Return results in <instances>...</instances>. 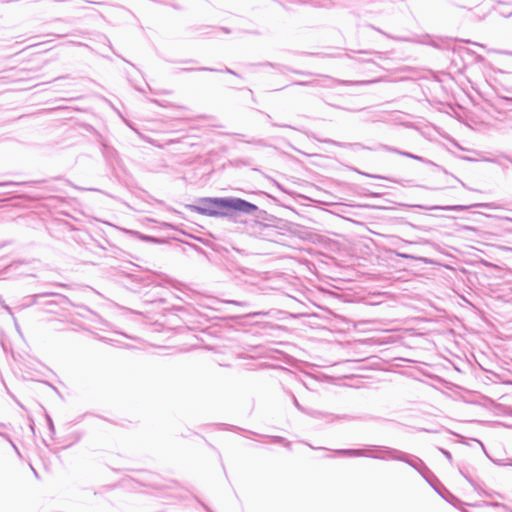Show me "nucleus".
<instances>
[{
  "instance_id": "obj_30",
  "label": "nucleus",
  "mask_w": 512,
  "mask_h": 512,
  "mask_svg": "<svg viewBox=\"0 0 512 512\" xmlns=\"http://www.w3.org/2000/svg\"><path fill=\"white\" fill-rule=\"evenodd\" d=\"M492 506H494V507H500V506H501V507L506 508V505H504V504H502V503H499V502H494V503H492Z\"/></svg>"
},
{
  "instance_id": "obj_21",
  "label": "nucleus",
  "mask_w": 512,
  "mask_h": 512,
  "mask_svg": "<svg viewBox=\"0 0 512 512\" xmlns=\"http://www.w3.org/2000/svg\"><path fill=\"white\" fill-rule=\"evenodd\" d=\"M293 404L294 406L301 412L306 414L307 408L303 407L297 400V398L293 395Z\"/></svg>"
},
{
  "instance_id": "obj_1",
  "label": "nucleus",
  "mask_w": 512,
  "mask_h": 512,
  "mask_svg": "<svg viewBox=\"0 0 512 512\" xmlns=\"http://www.w3.org/2000/svg\"><path fill=\"white\" fill-rule=\"evenodd\" d=\"M192 209L205 216L229 218L241 214L258 217L257 213L263 212L257 205L238 197L200 198Z\"/></svg>"
},
{
  "instance_id": "obj_19",
  "label": "nucleus",
  "mask_w": 512,
  "mask_h": 512,
  "mask_svg": "<svg viewBox=\"0 0 512 512\" xmlns=\"http://www.w3.org/2000/svg\"><path fill=\"white\" fill-rule=\"evenodd\" d=\"M22 184H26V182L5 181V182H0V187H11V186H18V185H22Z\"/></svg>"
},
{
  "instance_id": "obj_16",
  "label": "nucleus",
  "mask_w": 512,
  "mask_h": 512,
  "mask_svg": "<svg viewBox=\"0 0 512 512\" xmlns=\"http://www.w3.org/2000/svg\"><path fill=\"white\" fill-rule=\"evenodd\" d=\"M467 52L474 57L475 62L483 63L485 61V58L482 55L477 54L475 51L467 49Z\"/></svg>"
},
{
  "instance_id": "obj_42",
  "label": "nucleus",
  "mask_w": 512,
  "mask_h": 512,
  "mask_svg": "<svg viewBox=\"0 0 512 512\" xmlns=\"http://www.w3.org/2000/svg\"><path fill=\"white\" fill-rule=\"evenodd\" d=\"M235 136H237V137H244V135L241 134V133H237V134H235Z\"/></svg>"
},
{
  "instance_id": "obj_26",
  "label": "nucleus",
  "mask_w": 512,
  "mask_h": 512,
  "mask_svg": "<svg viewBox=\"0 0 512 512\" xmlns=\"http://www.w3.org/2000/svg\"><path fill=\"white\" fill-rule=\"evenodd\" d=\"M295 85H301V86H308L310 84H312V82H308V81H297L294 83Z\"/></svg>"
},
{
  "instance_id": "obj_9",
  "label": "nucleus",
  "mask_w": 512,
  "mask_h": 512,
  "mask_svg": "<svg viewBox=\"0 0 512 512\" xmlns=\"http://www.w3.org/2000/svg\"><path fill=\"white\" fill-rule=\"evenodd\" d=\"M261 65H263V66H270V67L276 68V69H278L280 71H282V69H285V70L291 71L292 73L299 74V75H312V73H309V72H305V71H301V70H296V69H291V68H288L287 66H284V65H281V64H274V63H271V62H265V63H262Z\"/></svg>"
},
{
  "instance_id": "obj_22",
  "label": "nucleus",
  "mask_w": 512,
  "mask_h": 512,
  "mask_svg": "<svg viewBox=\"0 0 512 512\" xmlns=\"http://www.w3.org/2000/svg\"><path fill=\"white\" fill-rule=\"evenodd\" d=\"M439 450L446 457V459L451 463L452 462V454L444 448H440Z\"/></svg>"
},
{
  "instance_id": "obj_12",
  "label": "nucleus",
  "mask_w": 512,
  "mask_h": 512,
  "mask_svg": "<svg viewBox=\"0 0 512 512\" xmlns=\"http://www.w3.org/2000/svg\"><path fill=\"white\" fill-rule=\"evenodd\" d=\"M397 257H400V258H404V259H413V260H418V261H421L423 263H430V260L426 257H417V256H414L412 254H409V253H406V252H399V251H392Z\"/></svg>"
},
{
  "instance_id": "obj_38",
  "label": "nucleus",
  "mask_w": 512,
  "mask_h": 512,
  "mask_svg": "<svg viewBox=\"0 0 512 512\" xmlns=\"http://www.w3.org/2000/svg\"><path fill=\"white\" fill-rule=\"evenodd\" d=\"M9 242H3L2 244H0V248H3L4 246H6Z\"/></svg>"
},
{
  "instance_id": "obj_34",
  "label": "nucleus",
  "mask_w": 512,
  "mask_h": 512,
  "mask_svg": "<svg viewBox=\"0 0 512 512\" xmlns=\"http://www.w3.org/2000/svg\"><path fill=\"white\" fill-rule=\"evenodd\" d=\"M465 42H466V43H471V44H473V45H477V46H480V47H484L482 44H479V43H477V42H472V41H470V40H466Z\"/></svg>"
},
{
  "instance_id": "obj_48",
  "label": "nucleus",
  "mask_w": 512,
  "mask_h": 512,
  "mask_svg": "<svg viewBox=\"0 0 512 512\" xmlns=\"http://www.w3.org/2000/svg\"><path fill=\"white\" fill-rule=\"evenodd\" d=\"M511 512H512V510H511Z\"/></svg>"
},
{
  "instance_id": "obj_25",
  "label": "nucleus",
  "mask_w": 512,
  "mask_h": 512,
  "mask_svg": "<svg viewBox=\"0 0 512 512\" xmlns=\"http://www.w3.org/2000/svg\"><path fill=\"white\" fill-rule=\"evenodd\" d=\"M24 263H25V262H23V261L13 262V263L10 265V267H11L12 269H14V270H17V269H18V267H19L20 265L24 264Z\"/></svg>"
},
{
  "instance_id": "obj_43",
  "label": "nucleus",
  "mask_w": 512,
  "mask_h": 512,
  "mask_svg": "<svg viewBox=\"0 0 512 512\" xmlns=\"http://www.w3.org/2000/svg\"><path fill=\"white\" fill-rule=\"evenodd\" d=\"M252 34L259 35L260 33L258 31L251 32Z\"/></svg>"
},
{
  "instance_id": "obj_23",
  "label": "nucleus",
  "mask_w": 512,
  "mask_h": 512,
  "mask_svg": "<svg viewBox=\"0 0 512 512\" xmlns=\"http://www.w3.org/2000/svg\"><path fill=\"white\" fill-rule=\"evenodd\" d=\"M325 143H330L332 145H336V146H339V147H344L346 146L347 144H344V143H340V142H337V141H334V140H325L324 141Z\"/></svg>"
},
{
  "instance_id": "obj_41",
  "label": "nucleus",
  "mask_w": 512,
  "mask_h": 512,
  "mask_svg": "<svg viewBox=\"0 0 512 512\" xmlns=\"http://www.w3.org/2000/svg\"><path fill=\"white\" fill-rule=\"evenodd\" d=\"M32 470H33L34 475H35L36 477H38V473H37V471H36L34 468H32Z\"/></svg>"
},
{
  "instance_id": "obj_40",
  "label": "nucleus",
  "mask_w": 512,
  "mask_h": 512,
  "mask_svg": "<svg viewBox=\"0 0 512 512\" xmlns=\"http://www.w3.org/2000/svg\"><path fill=\"white\" fill-rule=\"evenodd\" d=\"M144 474H145V475H147V476H149V477H155L153 474L148 473V472H146V473H144Z\"/></svg>"
},
{
  "instance_id": "obj_13",
  "label": "nucleus",
  "mask_w": 512,
  "mask_h": 512,
  "mask_svg": "<svg viewBox=\"0 0 512 512\" xmlns=\"http://www.w3.org/2000/svg\"><path fill=\"white\" fill-rule=\"evenodd\" d=\"M503 104H506L509 107V110L512 111V97L497 95V102L493 107L497 109L498 107H502Z\"/></svg>"
},
{
  "instance_id": "obj_3",
  "label": "nucleus",
  "mask_w": 512,
  "mask_h": 512,
  "mask_svg": "<svg viewBox=\"0 0 512 512\" xmlns=\"http://www.w3.org/2000/svg\"><path fill=\"white\" fill-rule=\"evenodd\" d=\"M417 468H414L423 479L433 488V490L441 496L447 502L453 504L454 500L457 498L448 491L444 485L439 481V479L435 476V474L428 468V466L424 463V466L420 467L416 465Z\"/></svg>"
},
{
  "instance_id": "obj_46",
  "label": "nucleus",
  "mask_w": 512,
  "mask_h": 512,
  "mask_svg": "<svg viewBox=\"0 0 512 512\" xmlns=\"http://www.w3.org/2000/svg\"><path fill=\"white\" fill-rule=\"evenodd\" d=\"M190 62H193V60H186L183 63H190Z\"/></svg>"
},
{
  "instance_id": "obj_44",
  "label": "nucleus",
  "mask_w": 512,
  "mask_h": 512,
  "mask_svg": "<svg viewBox=\"0 0 512 512\" xmlns=\"http://www.w3.org/2000/svg\"><path fill=\"white\" fill-rule=\"evenodd\" d=\"M371 195L374 196V197H378L379 196L378 193H372Z\"/></svg>"
},
{
  "instance_id": "obj_10",
  "label": "nucleus",
  "mask_w": 512,
  "mask_h": 512,
  "mask_svg": "<svg viewBox=\"0 0 512 512\" xmlns=\"http://www.w3.org/2000/svg\"><path fill=\"white\" fill-rule=\"evenodd\" d=\"M144 302L149 303V304L161 305V304H165L167 302V299L165 297L158 296V295H156L154 297V296L150 295L149 293H146L144 295Z\"/></svg>"
},
{
  "instance_id": "obj_17",
  "label": "nucleus",
  "mask_w": 512,
  "mask_h": 512,
  "mask_svg": "<svg viewBox=\"0 0 512 512\" xmlns=\"http://www.w3.org/2000/svg\"><path fill=\"white\" fill-rule=\"evenodd\" d=\"M245 142L248 144H253V145H258V146H263V147L267 146V143L264 139L252 138L250 140H246Z\"/></svg>"
},
{
  "instance_id": "obj_28",
  "label": "nucleus",
  "mask_w": 512,
  "mask_h": 512,
  "mask_svg": "<svg viewBox=\"0 0 512 512\" xmlns=\"http://www.w3.org/2000/svg\"><path fill=\"white\" fill-rule=\"evenodd\" d=\"M376 80H373V81H358V82H355L356 84H361V85H366V84H370V83H373L375 82Z\"/></svg>"
},
{
  "instance_id": "obj_33",
  "label": "nucleus",
  "mask_w": 512,
  "mask_h": 512,
  "mask_svg": "<svg viewBox=\"0 0 512 512\" xmlns=\"http://www.w3.org/2000/svg\"><path fill=\"white\" fill-rule=\"evenodd\" d=\"M461 473L468 480V482H470L474 486L473 480L470 477L466 476L462 471H461Z\"/></svg>"
},
{
  "instance_id": "obj_14",
  "label": "nucleus",
  "mask_w": 512,
  "mask_h": 512,
  "mask_svg": "<svg viewBox=\"0 0 512 512\" xmlns=\"http://www.w3.org/2000/svg\"><path fill=\"white\" fill-rule=\"evenodd\" d=\"M355 172L361 174V175H364V176H367V177H370V178H376V179H386V180H389V181H392V182H396L395 180L391 179V178H386L384 176H381V175H375V174H369V173H365V172H362L360 170H358L357 168H354L353 169Z\"/></svg>"
},
{
  "instance_id": "obj_5",
  "label": "nucleus",
  "mask_w": 512,
  "mask_h": 512,
  "mask_svg": "<svg viewBox=\"0 0 512 512\" xmlns=\"http://www.w3.org/2000/svg\"><path fill=\"white\" fill-rule=\"evenodd\" d=\"M230 427L234 431H243V432H246V433L251 434L253 436L266 438L269 443L280 444V445H283L288 450H291V442L289 440H287L285 437L277 436V435H263V434H259L257 432L251 431V430L243 429V428L238 427V426H230Z\"/></svg>"
},
{
  "instance_id": "obj_6",
  "label": "nucleus",
  "mask_w": 512,
  "mask_h": 512,
  "mask_svg": "<svg viewBox=\"0 0 512 512\" xmlns=\"http://www.w3.org/2000/svg\"><path fill=\"white\" fill-rule=\"evenodd\" d=\"M49 296H54V297L60 298V302L61 303H68L69 302V299L66 296H64V295H62L60 293H56V292H53V291H45V292H41V293H37V294L25 297L24 306L35 305V304L38 303V300L40 298L49 297Z\"/></svg>"
},
{
  "instance_id": "obj_39",
  "label": "nucleus",
  "mask_w": 512,
  "mask_h": 512,
  "mask_svg": "<svg viewBox=\"0 0 512 512\" xmlns=\"http://www.w3.org/2000/svg\"><path fill=\"white\" fill-rule=\"evenodd\" d=\"M52 286H64L63 284H59V283H53L51 284Z\"/></svg>"
},
{
  "instance_id": "obj_36",
  "label": "nucleus",
  "mask_w": 512,
  "mask_h": 512,
  "mask_svg": "<svg viewBox=\"0 0 512 512\" xmlns=\"http://www.w3.org/2000/svg\"><path fill=\"white\" fill-rule=\"evenodd\" d=\"M230 303L236 304V305H242L243 303L237 302V301H231Z\"/></svg>"
},
{
  "instance_id": "obj_7",
  "label": "nucleus",
  "mask_w": 512,
  "mask_h": 512,
  "mask_svg": "<svg viewBox=\"0 0 512 512\" xmlns=\"http://www.w3.org/2000/svg\"><path fill=\"white\" fill-rule=\"evenodd\" d=\"M472 207H485V208H489L490 207V204L488 203H477V204H473V205H452V206H444V207H435V209H441V210H445V211H465V210H468Z\"/></svg>"
},
{
  "instance_id": "obj_20",
  "label": "nucleus",
  "mask_w": 512,
  "mask_h": 512,
  "mask_svg": "<svg viewBox=\"0 0 512 512\" xmlns=\"http://www.w3.org/2000/svg\"><path fill=\"white\" fill-rule=\"evenodd\" d=\"M141 238L150 243H160L161 242L160 239H158L154 236H150V235H143Z\"/></svg>"
},
{
  "instance_id": "obj_18",
  "label": "nucleus",
  "mask_w": 512,
  "mask_h": 512,
  "mask_svg": "<svg viewBox=\"0 0 512 512\" xmlns=\"http://www.w3.org/2000/svg\"><path fill=\"white\" fill-rule=\"evenodd\" d=\"M46 421H47V426L51 433V436H53L55 434V426H54L52 418L48 414H46Z\"/></svg>"
},
{
  "instance_id": "obj_8",
  "label": "nucleus",
  "mask_w": 512,
  "mask_h": 512,
  "mask_svg": "<svg viewBox=\"0 0 512 512\" xmlns=\"http://www.w3.org/2000/svg\"><path fill=\"white\" fill-rule=\"evenodd\" d=\"M181 71H183V72H190V71L224 72V73H228V74L240 77V75L238 73H236L234 70H232L228 67H225V69H223V70L214 69V68H210V67L183 68V69H181Z\"/></svg>"
},
{
  "instance_id": "obj_29",
  "label": "nucleus",
  "mask_w": 512,
  "mask_h": 512,
  "mask_svg": "<svg viewBox=\"0 0 512 512\" xmlns=\"http://www.w3.org/2000/svg\"><path fill=\"white\" fill-rule=\"evenodd\" d=\"M8 393H9V395H10V396H11V397L16 401V403L18 404V406H20L21 408H23L22 404H21V403H20V402L15 398V396H14L12 393H10L9 391H8Z\"/></svg>"
},
{
  "instance_id": "obj_47",
  "label": "nucleus",
  "mask_w": 512,
  "mask_h": 512,
  "mask_svg": "<svg viewBox=\"0 0 512 512\" xmlns=\"http://www.w3.org/2000/svg\"><path fill=\"white\" fill-rule=\"evenodd\" d=\"M342 83L343 84H349L350 82L349 81H343Z\"/></svg>"
},
{
  "instance_id": "obj_27",
  "label": "nucleus",
  "mask_w": 512,
  "mask_h": 512,
  "mask_svg": "<svg viewBox=\"0 0 512 512\" xmlns=\"http://www.w3.org/2000/svg\"><path fill=\"white\" fill-rule=\"evenodd\" d=\"M143 485H145V486H152V487H154V488H159V487H160V486H159L157 483H155V482L143 483Z\"/></svg>"
},
{
  "instance_id": "obj_2",
  "label": "nucleus",
  "mask_w": 512,
  "mask_h": 512,
  "mask_svg": "<svg viewBox=\"0 0 512 512\" xmlns=\"http://www.w3.org/2000/svg\"><path fill=\"white\" fill-rule=\"evenodd\" d=\"M336 453L346 457H369L378 460H395L408 464L412 468L416 465L424 466V461L416 455L382 445H370L366 449H338Z\"/></svg>"
},
{
  "instance_id": "obj_32",
  "label": "nucleus",
  "mask_w": 512,
  "mask_h": 512,
  "mask_svg": "<svg viewBox=\"0 0 512 512\" xmlns=\"http://www.w3.org/2000/svg\"><path fill=\"white\" fill-rule=\"evenodd\" d=\"M103 148H104V153H113L114 152L113 150L108 149V147L104 144H103Z\"/></svg>"
},
{
  "instance_id": "obj_35",
  "label": "nucleus",
  "mask_w": 512,
  "mask_h": 512,
  "mask_svg": "<svg viewBox=\"0 0 512 512\" xmlns=\"http://www.w3.org/2000/svg\"><path fill=\"white\" fill-rule=\"evenodd\" d=\"M201 505L204 507V509L207 511V512H213L207 505H205L204 503H201Z\"/></svg>"
},
{
  "instance_id": "obj_15",
  "label": "nucleus",
  "mask_w": 512,
  "mask_h": 512,
  "mask_svg": "<svg viewBox=\"0 0 512 512\" xmlns=\"http://www.w3.org/2000/svg\"><path fill=\"white\" fill-rule=\"evenodd\" d=\"M66 303H61L60 302V298H58L57 301H54V300H50V301H46L44 303V305L48 308L49 311H53L52 307L54 306H58V305H65Z\"/></svg>"
},
{
  "instance_id": "obj_37",
  "label": "nucleus",
  "mask_w": 512,
  "mask_h": 512,
  "mask_svg": "<svg viewBox=\"0 0 512 512\" xmlns=\"http://www.w3.org/2000/svg\"><path fill=\"white\" fill-rule=\"evenodd\" d=\"M264 115L268 120H271V116L268 113H264Z\"/></svg>"
},
{
  "instance_id": "obj_45",
  "label": "nucleus",
  "mask_w": 512,
  "mask_h": 512,
  "mask_svg": "<svg viewBox=\"0 0 512 512\" xmlns=\"http://www.w3.org/2000/svg\"><path fill=\"white\" fill-rule=\"evenodd\" d=\"M226 33H229V29L227 28H222Z\"/></svg>"
},
{
  "instance_id": "obj_4",
  "label": "nucleus",
  "mask_w": 512,
  "mask_h": 512,
  "mask_svg": "<svg viewBox=\"0 0 512 512\" xmlns=\"http://www.w3.org/2000/svg\"><path fill=\"white\" fill-rule=\"evenodd\" d=\"M306 415L312 417V418H321L326 419L327 422H334L335 420H346V421H356V420H362V417L358 416H351L348 414H332L327 412H322L316 409H307Z\"/></svg>"
},
{
  "instance_id": "obj_11",
  "label": "nucleus",
  "mask_w": 512,
  "mask_h": 512,
  "mask_svg": "<svg viewBox=\"0 0 512 512\" xmlns=\"http://www.w3.org/2000/svg\"><path fill=\"white\" fill-rule=\"evenodd\" d=\"M389 150L393 151L395 153H398V154H400L402 156H405V157H408V158L420 161V162L430 163V161L426 160L425 158H423L421 156H418V155H415L413 153L407 152V151H401V150L396 149V148H389Z\"/></svg>"
},
{
  "instance_id": "obj_31",
  "label": "nucleus",
  "mask_w": 512,
  "mask_h": 512,
  "mask_svg": "<svg viewBox=\"0 0 512 512\" xmlns=\"http://www.w3.org/2000/svg\"><path fill=\"white\" fill-rule=\"evenodd\" d=\"M271 124L273 126H277V127H288V128H291V126H289V125H282V124H278V123H274V122H271Z\"/></svg>"
},
{
  "instance_id": "obj_24",
  "label": "nucleus",
  "mask_w": 512,
  "mask_h": 512,
  "mask_svg": "<svg viewBox=\"0 0 512 512\" xmlns=\"http://www.w3.org/2000/svg\"><path fill=\"white\" fill-rule=\"evenodd\" d=\"M1 436H3L5 439H7L11 445L13 446V448L18 452V448L16 447V445L12 442L10 436L8 434H5V433H0Z\"/></svg>"
}]
</instances>
